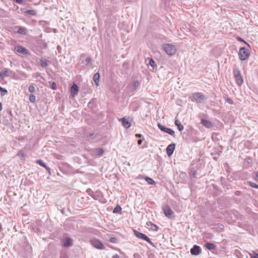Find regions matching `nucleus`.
Returning <instances> with one entry per match:
<instances>
[{
  "mask_svg": "<svg viewBox=\"0 0 258 258\" xmlns=\"http://www.w3.org/2000/svg\"><path fill=\"white\" fill-rule=\"evenodd\" d=\"M250 55V52L248 49L244 47H240L239 52L238 56L239 58L241 60H245L248 59Z\"/></svg>",
  "mask_w": 258,
  "mask_h": 258,
  "instance_id": "1",
  "label": "nucleus"
},
{
  "mask_svg": "<svg viewBox=\"0 0 258 258\" xmlns=\"http://www.w3.org/2000/svg\"><path fill=\"white\" fill-rule=\"evenodd\" d=\"M233 74L236 83L238 86H241L243 84V80L240 71L237 68L234 69L233 70Z\"/></svg>",
  "mask_w": 258,
  "mask_h": 258,
  "instance_id": "2",
  "label": "nucleus"
},
{
  "mask_svg": "<svg viewBox=\"0 0 258 258\" xmlns=\"http://www.w3.org/2000/svg\"><path fill=\"white\" fill-rule=\"evenodd\" d=\"M162 48L168 55H172L175 53L176 49L174 45L170 44H164L162 45Z\"/></svg>",
  "mask_w": 258,
  "mask_h": 258,
  "instance_id": "3",
  "label": "nucleus"
},
{
  "mask_svg": "<svg viewBox=\"0 0 258 258\" xmlns=\"http://www.w3.org/2000/svg\"><path fill=\"white\" fill-rule=\"evenodd\" d=\"M134 232L135 235L137 237L145 240V241L149 243L151 245L154 246V243L151 241L150 239L146 235L142 233L139 232L137 230H134Z\"/></svg>",
  "mask_w": 258,
  "mask_h": 258,
  "instance_id": "4",
  "label": "nucleus"
},
{
  "mask_svg": "<svg viewBox=\"0 0 258 258\" xmlns=\"http://www.w3.org/2000/svg\"><path fill=\"white\" fill-rule=\"evenodd\" d=\"M192 97L193 99L198 103H201L203 101L206 99L205 95L199 92L194 93Z\"/></svg>",
  "mask_w": 258,
  "mask_h": 258,
  "instance_id": "5",
  "label": "nucleus"
},
{
  "mask_svg": "<svg viewBox=\"0 0 258 258\" xmlns=\"http://www.w3.org/2000/svg\"><path fill=\"white\" fill-rule=\"evenodd\" d=\"M91 243L93 247L97 249H103L104 248V246L103 244V243L97 239H94L91 240Z\"/></svg>",
  "mask_w": 258,
  "mask_h": 258,
  "instance_id": "6",
  "label": "nucleus"
},
{
  "mask_svg": "<svg viewBox=\"0 0 258 258\" xmlns=\"http://www.w3.org/2000/svg\"><path fill=\"white\" fill-rule=\"evenodd\" d=\"M158 126L161 131H162L164 132H165L172 136H174V134H175L174 131L172 130L171 129H170L169 128H167V127L162 125L160 123H158Z\"/></svg>",
  "mask_w": 258,
  "mask_h": 258,
  "instance_id": "7",
  "label": "nucleus"
},
{
  "mask_svg": "<svg viewBox=\"0 0 258 258\" xmlns=\"http://www.w3.org/2000/svg\"><path fill=\"white\" fill-rule=\"evenodd\" d=\"M163 211L165 215L169 218L173 217V212L168 206H165L163 207Z\"/></svg>",
  "mask_w": 258,
  "mask_h": 258,
  "instance_id": "8",
  "label": "nucleus"
},
{
  "mask_svg": "<svg viewBox=\"0 0 258 258\" xmlns=\"http://www.w3.org/2000/svg\"><path fill=\"white\" fill-rule=\"evenodd\" d=\"M190 251L192 255H197L201 252V248L199 246L195 245L193 247L190 249Z\"/></svg>",
  "mask_w": 258,
  "mask_h": 258,
  "instance_id": "9",
  "label": "nucleus"
},
{
  "mask_svg": "<svg viewBox=\"0 0 258 258\" xmlns=\"http://www.w3.org/2000/svg\"><path fill=\"white\" fill-rule=\"evenodd\" d=\"M15 50L19 53L26 55L28 53V50L21 46H17L15 47Z\"/></svg>",
  "mask_w": 258,
  "mask_h": 258,
  "instance_id": "10",
  "label": "nucleus"
},
{
  "mask_svg": "<svg viewBox=\"0 0 258 258\" xmlns=\"http://www.w3.org/2000/svg\"><path fill=\"white\" fill-rule=\"evenodd\" d=\"M175 147L174 144H171L167 146L166 148V153L168 156H170L172 155L175 149Z\"/></svg>",
  "mask_w": 258,
  "mask_h": 258,
  "instance_id": "11",
  "label": "nucleus"
},
{
  "mask_svg": "<svg viewBox=\"0 0 258 258\" xmlns=\"http://www.w3.org/2000/svg\"><path fill=\"white\" fill-rule=\"evenodd\" d=\"M12 73V72L11 71L8 69H5L4 70L0 72V77L2 79H4L5 77H8L10 75V74Z\"/></svg>",
  "mask_w": 258,
  "mask_h": 258,
  "instance_id": "12",
  "label": "nucleus"
},
{
  "mask_svg": "<svg viewBox=\"0 0 258 258\" xmlns=\"http://www.w3.org/2000/svg\"><path fill=\"white\" fill-rule=\"evenodd\" d=\"M147 61H148V64L151 67L150 70L153 71L156 70V63L154 60L152 58L148 57L146 59V61L147 62Z\"/></svg>",
  "mask_w": 258,
  "mask_h": 258,
  "instance_id": "13",
  "label": "nucleus"
},
{
  "mask_svg": "<svg viewBox=\"0 0 258 258\" xmlns=\"http://www.w3.org/2000/svg\"><path fill=\"white\" fill-rule=\"evenodd\" d=\"M79 91L78 86L74 84L71 87V94L73 96H75L77 95Z\"/></svg>",
  "mask_w": 258,
  "mask_h": 258,
  "instance_id": "14",
  "label": "nucleus"
},
{
  "mask_svg": "<svg viewBox=\"0 0 258 258\" xmlns=\"http://www.w3.org/2000/svg\"><path fill=\"white\" fill-rule=\"evenodd\" d=\"M119 120L121 122L122 125L126 128H128L131 126V123L128 120L124 118L119 119Z\"/></svg>",
  "mask_w": 258,
  "mask_h": 258,
  "instance_id": "15",
  "label": "nucleus"
},
{
  "mask_svg": "<svg viewBox=\"0 0 258 258\" xmlns=\"http://www.w3.org/2000/svg\"><path fill=\"white\" fill-rule=\"evenodd\" d=\"M201 123L205 127L208 128H211L213 126V124L211 122L208 120L206 119H202L201 120Z\"/></svg>",
  "mask_w": 258,
  "mask_h": 258,
  "instance_id": "16",
  "label": "nucleus"
},
{
  "mask_svg": "<svg viewBox=\"0 0 258 258\" xmlns=\"http://www.w3.org/2000/svg\"><path fill=\"white\" fill-rule=\"evenodd\" d=\"M64 247H70L72 245V240L70 238H66L63 241Z\"/></svg>",
  "mask_w": 258,
  "mask_h": 258,
  "instance_id": "17",
  "label": "nucleus"
},
{
  "mask_svg": "<svg viewBox=\"0 0 258 258\" xmlns=\"http://www.w3.org/2000/svg\"><path fill=\"white\" fill-rule=\"evenodd\" d=\"M93 81H94L96 86L99 85V82L100 80V74L98 72L95 73L93 76Z\"/></svg>",
  "mask_w": 258,
  "mask_h": 258,
  "instance_id": "18",
  "label": "nucleus"
},
{
  "mask_svg": "<svg viewBox=\"0 0 258 258\" xmlns=\"http://www.w3.org/2000/svg\"><path fill=\"white\" fill-rule=\"evenodd\" d=\"M147 225L150 227V228L154 231H157L158 229V227L155 224L152 223L151 222H147Z\"/></svg>",
  "mask_w": 258,
  "mask_h": 258,
  "instance_id": "19",
  "label": "nucleus"
},
{
  "mask_svg": "<svg viewBox=\"0 0 258 258\" xmlns=\"http://www.w3.org/2000/svg\"><path fill=\"white\" fill-rule=\"evenodd\" d=\"M174 123L177 126L178 130L179 131H182L183 130L184 127L182 125V124L181 123V122L179 120H178L177 119H175Z\"/></svg>",
  "mask_w": 258,
  "mask_h": 258,
  "instance_id": "20",
  "label": "nucleus"
},
{
  "mask_svg": "<svg viewBox=\"0 0 258 258\" xmlns=\"http://www.w3.org/2000/svg\"><path fill=\"white\" fill-rule=\"evenodd\" d=\"M27 30L25 27H19L17 30V32L19 34L22 35H26L27 34Z\"/></svg>",
  "mask_w": 258,
  "mask_h": 258,
  "instance_id": "21",
  "label": "nucleus"
},
{
  "mask_svg": "<svg viewBox=\"0 0 258 258\" xmlns=\"http://www.w3.org/2000/svg\"><path fill=\"white\" fill-rule=\"evenodd\" d=\"M41 66L42 67H46L48 66V60L45 58H41L40 59Z\"/></svg>",
  "mask_w": 258,
  "mask_h": 258,
  "instance_id": "22",
  "label": "nucleus"
},
{
  "mask_svg": "<svg viewBox=\"0 0 258 258\" xmlns=\"http://www.w3.org/2000/svg\"><path fill=\"white\" fill-rule=\"evenodd\" d=\"M205 246L207 249L209 250H212L215 248V246L214 244L209 242L206 243L205 245Z\"/></svg>",
  "mask_w": 258,
  "mask_h": 258,
  "instance_id": "23",
  "label": "nucleus"
},
{
  "mask_svg": "<svg viewBox=\"0 0 258 258\" xmlns=\"http://www.w3.org/2000/svg\"><path fill=\"white\" fill-rule=\"evenodd\" d=\"M25 13L27 15L32 16H35L37 14L36 11L34 10H27Z\"/></svg>",
  "mask_w": 258,
  "mask_h": 258,
  "instance_id": "24",
  "label": "nucleus"
},
{
  "mask_svg": "<svg viewBox=\"0 0 258 258\" xmlns=\"http://www.w3.org/2000/svg\"><path fill=\"white\" fill-rule=\"evenodd\" d=\"M121 208L120 206L117 205L114 208V213H119L121 214Z\"/></svg>",
  "mask_w": 258,
  "mask_h": 258,
  "instance_id": "25",
  "label": "nucleus"
},
{
  "mask_svg": "<svg viewBox=\"0 0 258 258\" xmlns=\"http://www.w3.org/2000/svg\"><path fill=\"white\" fill-rule=\"evenodd\" d=\"M140 83L139 81L136 80L134 82L133 85V89L135 90L138 87H139Z\"/></svg>",
  "mask_w": 258,
  "mask_h": 258,
  "instance_id": "26",
  "label": "nucleus"
},
{
  "mask_svg": "<svg viewBox=\"0 0 258 258\" xmlns=\"http://www.w3.org/2000/svg\"><path fill=\"white\" fill-rule=\"evenodd\" d=\"M0 92L1 96L5 95L7 93L8 91L5 88H2L0 86Z\"/></svg>",
  "mask_w": 258,
  "mask_h": 258,
  "instance_id": "27",
  "label": "nucleus"
},
{
  "mask_svg": "<svg viewBox=\"0 0 258 258\" xmlns=\"http://www.w3.org/2000/svg\"><path fill=\"white\" fill-rule=\"evenodd\" d=\"M145 180L150 185H152L155 183L154 180L149 177H146Z\"/></svg>",
  "mask_w": 258,
  "mask_h": 258,
  "instance_id": "28",
  "label": "nucleus"
},
{
  "mask_svg": "<svg viewBox=\"0 0 258 258\" xmlns=\"http://www.w3.org/2000/svg\"><path fill=\"white\" fill-rule=\"evenodd\" d=\"M103 153H104V150L101 148L97 149L95 150V153L97 155L101 156L103 154Z\"/></svg>",
  "mask_w": 258,
  "mask_h": 258,
  "instance_id": "29",
  "label": "nucleus"
},
{
  "mask_svg": "<svg viewBox=\"0 0 258 258\" xmlns=\"http://www.w3.org/2000/svg\"><path fill=\"white\" fill-rule=\"evenodd\" d=\"M36 163L43 167H46V165L41 160H37Z\"/></svg>",
  "mask_w": 258,
  "mask_h": 258,
  "instance_id": "30",
  "label": "nucleus"
},
{
  "mask_svg": "<svg viewBox=\"0 0 258 258\" xmlns=\"http://www.w3.org/2000/svg\"><path fill=\"white\" fill-rule=\"evenodd\" d=\"M250 256L251 258H258V254L254 251L250 253Z\"/></svg>",
  "mask_w": 258,
  "mask_h": 258,
  "instance_id": "31",
  "label": "nucleus"
},
{
  "mask_svg": "<svg viewBox=\"0 0 258 258\" xmlns=\"http://www.w3.org/2000/svg\"><path fill=\"white\" fill-rule=\"evenodd\" d=\"M28 89L29 92H30L31 93H34L36 91L35 88L33 85H31L30 86H29Z\"/></svg>",
  "mask_w": 258,
  "mask_h": 258,
  "instance_id": "32",
  "label": "nucleus"
},
{
  "mask_svg": "<svg viewBox=\"0 0 258 258\" xmlns=\"http://www.w3.org/2000/svg\"><path fill=\"white\" fill-rule=\"evenodd\" d=\"M29 100L31 102H35V101H36V97L35 95H30V96H29Z\"/></svg>",
  "mask_w": 258,
  "mask_h": 258,
  "instance_id": "33",
  "label": "nucleus"
},
{
  "mask_svg": "<svg viewBox=\"0 0 258 258\" xmlns=\"http://www.w3.org/2000/svg\"><path fill=\"white\" fill-rule=\"evenodd\" d=\"M92 58L90 57H88L86 59V65L91 64L92 63Z\"/></svg>",
  "mask_w": 258,
  "mask_h": 258,
  "instance_id": "34",
  "label": "nucleus"
},
{
  "mask_svg": "<svg viewBox=\"0 0 258 258\" xmlns=\"http://www.w3.org/2000/svg\"><path fill=\"white\" fill-rule=\"evenodd\" d=\"M249 185L252 187H254V188H258V185L254 182H249Z\"/></svg>",
  "mask_w": 258,
  "mask_h": 258,
  "instance_id": "35",
  "label": "nucleus"
},
{
  "mask_svg": "<svg viewBox=\"0 0 258 258\" xmlns=\"http://www.w3.org/2000/svg\"><path fill=\"white\" fill-rule=\"evenodd\" d=\"M197 171L195 170L192 174L190 175L191 178H196L197 177Z\"/></svg>",
  "mask_w": 258,
  "mask_h": 258,
  "instance_id": "36",
  "label": "nucleus"
},
{
  "mask_svg": "<svg viewBox=\"0 0 258 258\" xmlns=\"http://www.w3.org/2000/svg\"><path fill=\"white\" fill-rule=\"evenodd\" d=\"M226 101L230 104H232L233 103V101L230 98H227Z\"/></svg>",
  "mask_w": 258,
  "mask_h": 258,
  "instance_id": "37",
  "label": "nucleus"
},
{
  "mask_svg": "<svg viewBox=\"0 0 258 258\" xmlns=\"http://www.w3.org/2000/svg\"><path fill=\"white\" fill-rule=\"evenodd\" d=\"M56 84L53 82L51 84V88L53 90H55L56 89Z\"/></svg>",
  "mask_w": 258,
  "mask_h": 258,
  "instance_id": "38",
  "label": "nucleus"
},
{
  "mask_svg": "<svg viewBox=\"0 0 258 258\" xmlns=\"http://www.w3.org/2000/svg\"><path fill=\"white\" fill-rule=\"evenodd\" d=\"M16 3L19 4H22L25 0H14Z\"/></svg>",
  "mask_w": 258,
  "mask_h": 258,
  "instance_id": "39",
  "label": "nucleus"
},
{
  "mask_svg": "<svg viewBox=\"0 0 258 258\" xmlns=\"http://www.w3.org/2000/svg\"><path fill=\"white\" fill-rule=\"evenodd\" d=\"M144 140V138H143V139H140L139 140H138V145H141L143 142V140Z\"/></svg>",
  "mask_w": 258,
  "mask_h": 258,
  "instance_id": "40",
  "label": "nucleus"
},
{
  "mask_svg": "<svg viewBox=\"0 0 258 258\" xmlns=\"http://www.w3.org/2000/svg\"><path fill=\"white\" fill-rule=\"evenodd\" d=\"M135 136L137 137V138H140L141 139L142 138H143V137L142 135L141 134H136Z\"/></svg>",
  "mask_w": 258,
  "mask_h": 258,
  "instance_id": "41",
  "label": "nucleus"
},
{
  "mask_svg": "<svg viewBox=\"0 0 258 258\" xmlns=\"http://www.w3.org/2000/svg\"><path fill=\"white\" fill-rule=\"evenodd\" d=\"M237 39L238 40H239V41H242V42H244L245 43L247 44V43L245 41H244L241 38H240L239 37H238L237 38Z\"/></svg>",
  "mask_w": 258,
  "mask_h": 258,
  "instance_id": "42",
  "label": "nucleus"
},
{
  "mask_svg": "<svg viewBox=\"0 0 258 258\" xmlns=\"http://www.w3.org/2000/svg\"><path fill=\"white\" fill-rule=\"evenodd\" d=\"M49 173L50 172V168L46 166V167H44Z\"/></svg>",
  "mask_w": 258,
  "mask_h": 258,
  "instance_id": "43",
  "label": "nucleus"
},
{
  "mask_svg": "<svg viewBox=\"0 0 258 258\" xmlns=\"http://www.w3.org/2000/svg\"><path fill=\"white\" fill-rule=\"evenodd\" d=\"M18 155L20 156V157H23L24 156V153L21 152H19L18 153Z\"/></svg>",
  "mask_w": 258,
  "mask_h": 258,
  "instance_id": "44",
  "label": "nucleus"
},
{
  "mask_svg": "<svg viewBox=\"0 0 258 258\" xmlns=\"http://www.w3.org/2000/svg\"><path fill=\"white\" fill-rule=\"evenodd\" d=\"M2 109H3V105H2V103H0V111H2Z\"/></svg>",
  "mask_w": 258,
  "mask_h": 258,
  "instance_id": "45",
  "label": "nucleus"
},
{
  "mask_svg": "<svg viewBox=\"0 0 258 258\" xmlns=\"http://www.w3.org/2000/svg\"><path fill=\"white\" fill-rule=\"evenodd\" d=\"M109 241L111 242H113V237H110Z\"/></svg>",
  "mask_w": 258,
  "mask_h": 258,
  "instance_id": "46",
  "label": "nucleus"
},
{
  "mask_svg": "<svg viewBox=\"0 0 258 258\" xmlns=\"http://www.w3.org/2000/svg\"><path fill=\"white\" fill-rule=\"evenodd\" d=\"M114 258H119V257L117 254H115V255H114Z\"/></svg>",
  "mask_w": 258,
  "mask_h": 258,
  "instance_id": "47",
  "label": "nucleus"
},
{
  "mask_svg": "<svg viewBox=\"0 0 258 258\" xmlns=\"http://www.w3.org/2000/svg\"><path fill=\"white\" fill-rule=\"evenodd\" d=\"M93 135H94V134H89V136H90V137H92V136H93Z\"/></svg>",
  "mask_w": 258,
  "mask_h": 258,
  "instance_id": "48",
  "label": "nucleus"
},
{
  "mask_svg": "<svg viewBox=\"0 0 258 258\" xmlns=\"http://www.w3.org/2000/svg\"><path fill=\"white\" fill-rule=\"evenodd\" d=\"M2 230V227L1 224H0V231H1Z\"/></svg>",
  "mask_w": 258,
  "mask_h": 258,
  "instance_id": "49",
  "label": "nucleus"
},
{
  "mask_svg": "<svg viewBox=\"0 0 258 258\" xmlns=\"http://www.w3.org/2000/svg\"><path fill=\"white\" fill-rule=\"evenodd\" d=\"M36 75H37V77L40 76L39 73H37Z\"/></svg>",
  "mask_w": 258,
  "mask_h": 258,
  "instance_id": "50",
  "label": "nucleus"
},
{
  "mask_svg": "<svg viewBox=\"0 0 258 258\" xmlns=\"http://www.w3.org/2000/svg\"><path fill=\"white\" fill-rule=\"evenodd\" d=\"M118 26H119V27L121 26V24H119V25H118Z\"/></svg>",
  "mask_w": 258,
  "mask_h": 258,
  "instance_id": "51",
  "label": "nucleus"
},
{
  "mask_svg": "<svg viewBox=\"0 0 258 258\" xmlns=\"http://www.w3.org/2000/svg\"><path fill=\"white\" fill-rule=\"evenodd\" d=\"M118 26H119V27L121 26V24H119V25H118Z\"/></svg>",
  "mask_w": 258,
  "mask_h": 258,
  "instance_id": "52",
  "label": "nucleus"
},
{
  "mask_svg": "<svg viewBox=\"0 0 258 258\" xmlns=\"http://www.w3.org/2000/svg\"><path fill=\"white\" fill-rule=\"evenodd\" d=\"M114 239V242H115V238H113Z\"/></svg>",
  "mask_w": 258,
  "mask_h": 258,
  "instance_id": "53",
  "label": "nucleus"
},
{
  "mask_svg": "<svg viewBox=\"0 0 258 258\" xmlns=\"http://www.w3.org/2000/svg\"><path fill=\"white\" fill-rule=\"evenodd\" d=\"M257 177L258 178V174L257 175Z\"/></svg>",
  "mask_w": 258,
  "mask_h": 258,
  "instance_id": "54",
  "label": "nucleus"
}]
</instances>
